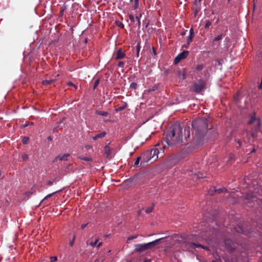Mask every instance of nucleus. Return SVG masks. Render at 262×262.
Masks as SVG:
<instances>
[{"label": "nucleus", "instance_id": "nucleus-17", "mask_svg": "<svg viewBox=\"0 0 262 262\" xmlns=\"http://www.w3.org/2000/svg\"><path fill=\"white\" fill-rule=\"evenodd\" d=\"M193 239H195V240H198V241H201V240H206V241H207L208 240V238H206L205 237H203V235L202 236H195V237H194L193 238H192Z\"/></svg>", "mask_w": 262, "mask_h": 262}, {"label": "nucleus", "instance_id": "nucleus-53", "mask_svg": "<svg viewBox=\"0 0 262 262\" xmlns=\"http://www.w3.org/2000/svg\"><path fill=\"white\" fill-rule=\"evenodd\" d=\"M197 177L198 178H202V177H201L200 174H198Z\"/></svg>", "mask_w": 262, "mask_h": 262}, {"label": "nucleus", "instance_id": "nucleus-58", "mask_svg": "<svg viewBox=\"0 0 262 262\" xmlns=\"http://www.w3.org/2000/svg\"><path fill=\"white\" fill-rule=\"evenodd\" d=\"M202 0H199V2H200Z\"/></svg>", "mask_w": 262, "mask_h": 262}, {"label": "nucleus", "instance_id": "nucleus-42", "mask_svg": "<svg viewBox=\"0 0 262 262\" xmlns=\"http://www.w3.org/2000/svg\"><path fill=\"white\" fill-rule=\"evenodd\" d=\"M189 35H191L193 36V30L192 28H191L189 31Z\"/></svg>", "mask_w": 262, "mask_h": 262}, {"label": "nucleus", "instance_id": "nucleus-55", "mask_svg": "<svg viewBox=\"0 0 262 262\" xmlns=\"http://www.w3.org/2000/svg\"><path fill=\"white\" fill-rule=\"evenodd\" d=\"M27 193H29L30 195L32 194V192H27Z\"/></svg>", "mask_w": 262, "mask_h": 262}, {"label": "nucleus", "instance_id": "nucleus-4", "mask_svg": "<svg viewBox=\"0 0 262 262\" xmlns=\"http://www.w3.org/2000/svg\"><path fill=\"white\" fill-rule=\"evenodd\" d=\"M159 154V151L158 148L152 149L150 151H148L144 154L143 156L144 160L146 162L150 161V163H152L158 158Z\"/></svg>", "mask_w": 262, "mask_h": 262}, {"label": "nucleus", "instance_id": "nucleus-48", "mask_svg": "<svg viewBox=\"0 0 262 262\" xmlns=\"http://www.w3.org/2000/svg\"><path fill=\"white\" fill-rule=\"evenodd\" d=\"M48 185H49V186H52V185H53V182H52V181H49V182H48Z\"/></svg>", "mask_w": 262, "mask_h": 262}, {"label": "nucleus", "instance_id": "nucleus-14", "mask_svg": "<svg viewBox=\"0 0 262 262\" xmlns=\"http://www.w3.org/2000/svg\"><path fill=\"white\" fill-rule=\"evenodd\" d=\"M178 76L180 79H184L185 78V74L184 71H179L178 73Z\"/></svg>", "mask_w": 262, "mask_h": 262}, {"label": "nucleus", "instance_id": "nucleus-35", "mask_svg": "<svg viewBox=\"0 0 262 262\" xmlns=\"http://www.w3.org/2000/svg\"><path fill=\"white\" fill-rule=\"evenodd\" d=\"M189 129H190V128H189V127H186L185 128V129H184L185 132H187L188 133V137H189V135H190V134H189V133H190Z\"/></svg>", "mask_w": 262, "mask_h": 262}, {"label": "nucleus", "instance_id": "nucleus-12", "mask_svg": "<svg viewBox=\"0 0 262 262\" xmlns=\"http://www.w3.org/2000/svg\"><path fill=\"white\" fill-rule=\"evenodd\" d=\"M249 180H248V179H245V182L247 184V185H248V188L249 189V191L250 192H252L253 191H254V192H258V190H257V188H253V187H251L250 184L249 183Z\"/></svg>", "mask_w": 262, "mask_h": 262}, {"label": "nucleus", "instance_id": "nucleus-8", "mask_svg": "<svg viewBox=\"0 0 262 262\" xmlns=\"http://www.w3.org/2000/svg\"><path fill=\"white\" fill-rule=\"evenodd\" d=\"M111 152H112V149L110 148V147L108 146V145H107L104 147V154L106 156V157L108 158H111Z\"/></svg>", "mask_w": 262, "mask_h": 262}, {"label": "nucleus", "instance_id": "nucleus-2", "mask_svg": "<svg viewBox=\"0 0 262 262\" xmlns=\"http://www.w3.org/2000/svg\"><path fill=\"white\" fill-rule=\"evenodd\" d=\"M192 126L195 130L196 134L198 136H201L207 130V120L205 118L195 119L192 122Z\"/></svg>", "mask_w": 262, "mask_h": 262}, {"label": "nucleus", "instance_id": "nucleus-16", "mask_svg": "<svg viewBox=\"0 0 262 262\" xmlns=\"http://www.w3.org/2000/svg\"><path fill=\"white\" fill-rule=\"evenodd\" d=\"M255 196V195H250L249 194H246V192L244 193H243L242 196H241V197L244 198L246 200H249L250 198H254Z\"/></svg>", "mask_w": 262, "mask_h": 262}, {"label": "nucleus", "instance_id": "nucleus-38", "mask_svg": "<svg viewBox=\"0 0 262 262\" xmlns=\"http://www.w3.org/2000/svg\"><path fill=\"white\" fill-rule=\"evenodd\" d=\"M66 9V6H63L61 7V14L62 15V13L63 12V11Z\"/></svg>", "mask_w": 262, "mask_h": 262}, {"label": "nucleus", "instance_id": "nucleus-33", "mask_svg": "<svg viewBox=\"0 0 262 262\" xmlns=\"http://www.w3.org/2000/svg\"><path fill=\"white\" fill-rule=\"evenodd\" d=\"M130 87L132 88L133 89H136V88H137V83H135V82L131 83L130 84Z\"/></svg>", "mask_w": 262, "mask_h": 262}, {"label": "nucleus", "instance_id": "nucleus-28", "mask_svg": "<svg viewBox=\"0 0 262 262\" xmlns=\"http://www.w3.org/2000/svg\"><path fill=\"white\" fill-rule=\"evenodd\" d=\"M79 159H80L81 160H84V161H91V158L89 157H80Z\"/></svg>", "mask_w": 262, "mask_h": 262}, {"label": "nucleus", "instance_id": "nucleus-15", "mask_svg": "<svg viewBox=\"0 0 262 262\" xmlns=\"http://www.w3.org/2000/svg\"><path fill=\"white\" fill-rule=\"evenodd\" d=\"M56 81V79H50V80H45L42 81V84L44 85H48L50 84L51 83H54Z\"/></svg>", "mask_w": 262, "mask_h": 262}, {"label": "nucleus", "instance_id": "nucleus-3", "mask_svg": "<svg viewBox=\"0 0 262 262\" xmlns=\"http://www.w3.org/2000/svg\"><path fill=\"white\" fill-rule=\"evenodd\" d=\"M161 239L162 238L157 239L154 241L146 244H136L134 246L135 248L134 251L136 252H142L149 249H152Z\"/></svg>", "mask_w": 262, "mask_h": 262}, {"label": "nucleus", "instance_id": "nucleus-27", "mask_svg": "<svg viewBox=\"0 0 262 262\" xmlns=\"http://www.w3.org/2000/svg\"><path fill=\"white\" fill-rule=\"evenodd\" d=\"M211 25V22L209 20H207L205 22V28H208Z\"/></svg>", "mask_w": 262, "mask_h": 262}, {"label": "nucleus", "instance_id": "nucleus-20", "mask_svg": "<svg viewBox=\"0 0 262 262\" xmlns=\"http://www.w3.org/2000/svg\"><path fill=\"white\" fill-rule=\"evenodd\" d=\"M97 113L103 116H106L108 115V113L104 111H97Z\"/></svg>", "mask_w": 262, "mask_h": 262}, {"label": "nucleus", "instance_id": "nucleus-18", "mask_svg": "<svg viewBox=\"0 0 262 262\" xmlns=\"http://www.w3.org/2000/svg\"><path fill=\"white\" fill-rule=\"evenodd\" d=\"M214 192H216V189L214 187H211L208 191V194L210 195H213Z\"/></svg>", "mask_w": 262, "mask_h": 262}, {"label": "nucleus", "instance_id": "nucleus-56", "mask_svg": "<svg viewBox=\"0 0 262 262\" xmlns=\"http://www.w3.org/2000/svg\"><path fill=\"white\" fill-rule=\"evenodd\" d=\"M48 140H51V137H48Z\"/></svg>", "mask_w": 262, "mask_h": 262}, {"label": "nucleus", "instance_id": "nucleus-1", "mask_svg": "<svg viewBox=\"0 0 262 262\" xmlns=\"http://www.w3.org/2000/svg\"><path fill=\"white\" fill-rule=\"evenodd\" d=\"M182 138L183 129L179 123H176L172 125L167 132L165 140L169 146H173L180 143Z\"/></svg>", "mask_w": 262, "mask_h": 262}, {"label": "nucleus", "instance_id": "nucleus-9", "mask_svg": "<svg viewBox=\"0 0 262 262\" xmlns=\"http://www.w3.org/2000/svg\"><path fill=\"white\" fill-rule=\"evenodd\" d=\"M70 156L69 154H66L62 156H58V157H56L54 160V162L56 161L58 159L61 160V161H65L67 159L68 157Z\"/></svg>", "mask_w": 262, "mask_h": 262}, {"label": "nucleus", "instance_id": "nucleus-25", "mask_svg": "<svg viewBox=\"0 0 262 262\" xmlns=\"http://www.w3.org/2000/svg\"><path fill=\"white\" fill-rule=\"evenodd\" d=\"M243 140H244V142L246 144V143H251V142L252 141V140L247 136L246 139H244Z\"/></svg>", "mask_w": 262, "mask_h": 262}, {"label": "nucleus", "instance_id": "nucleus-57", "mask_svg": "<svg viewBox=\"0 0 262 262\" xmlns=\"http://www.w3.org/2000/svg\"><path fill=\"white\" fill-rule=\"evenodd\" d=\"M141 16H142V14H140V17H141Z\"/></svg>", "mask_w": 262, "mask_h": 262}, {"label": "nucleus", "instance_id": "nucleus-47", "mask_svg": "<svg viewBox=\"0 0 262 262\" xmlns=\"http://www.w3.org/2000/svg\"><path fill=\"white\" fill-rule=\"evenodd\" d=\"M68 84L69 85L75 86V85H74V84L73 83L71 82H68Z\"/></svg>", "mask_w": 262, "mask_h": 262}, {"label": "nucleus", "instance_id": "nucleus-26", "mask_svg": "<svg viewBox=\"0 0 262 262\" xmlns=\"http://www.w3.org/2000/svg\"><path fill=\"white\" fill-rule=\"evenodd\" d=\"M227 190H226L224 188L216 189V192L217 193H220L221 192H223L226 191Z\"/></svg>", "mask_w": 262, "mask_h": 262}, {"label": "nucleus", "instance_id": "nucleus-11", "mask_svg": "<svg viewBox=\"0 0 262 262\" xmlns=\"http://www.w3.org/2000/svg\"><path fill=\"white\" fill-rule=\"evenodd\" d=\"M106 135V132H102L99 134H97L96 136L92 137V139L94 140H96L98 139L103 138L105 137Z\"/></svg>", "mask_w": 262, "mask_h": 262}, {"label": "nucleus", "instance_id": "nucleus-30", "mask_svg": "<svg viewBox=\"0 0 262 262\" xmlns=\"http://www.w3.org/2000/svg\"><path fill=\"white\" fill-rule=\"evenodd\" d=\"M29 141V138L25 137L23 138L22 142L24 144H27Z\"/></svg>", "mask_w": 262, "mask_h": 262}, {"label": "nucleus", "instance_id": "nucleus-54", "mask_svg": "<svg viewBox=\"0 0 262 262\" xmlns=\"http://www.w3.org/2000/svg\"><path fill=\"white\" fill-rule=\"evenodd\" d=\"M101 243H99L98 245V247H100L101 245Z\"/></svg>", "mask_w": 262, "mask_h": 262}, {"label": "nucleus", "instance_id": "nucleus-32", "mask_svg": "<svg viewBox=\"0 0 262 262\" xmlns=\"http://www.w3.org/2000/svg\"><path fill=\"white\" fill-rule=\"evenodd\" d=\"M98 242V239H96L94 242H92L90 243V245L92 246V247H94L95 246L97 243Z\"/></svg>", "mask_w": 262, "mask_h": 262}, {"label": "nucleus", "instance_id": "nucleus-10", "mask_svg": "<svg viewBox=\"0 0 262 262\" xmlns=\"http://www.w3.org/2000/svg\"><path fill=\"white\" fill-rule=\"evenodd\" d=\"M125 56L124 53L122 51L121 49H120L118 50L116 54V59H120L123 58Z\"/></svg>", "mask_w": 262, "mask_h": 262}, {"label": "nucleus", "instance_id": "nucleus-49", "mask_svg": "<svg viewBox=\"0 0 262 262\" xmlns=\"http://www.w3.org/2000/svg\"><path fill=\"white\" fill-rule=\"evenodd\" d=\"M233 158H234V156H233V155H230V160H231L232 159H233Z\"/></svg>", "mask_w": 262, "mask_h": 262}, {"label": "nucleus", "instance_id": "nucleus-52", "mask_svg": "<svg viewBox=\"0 0 262 262\" xmlns=\"http://www.w3.org/2000/svg\"><path fill=\"white\" fill-rule=\"evenodd\" d=\"M144 262H150V260H145Z\"/></svg>", "mask_w": 262, "mask_h": 262}, {"label": "nucleus", "instance_id": "nucleus-41", "mask_svg": "<svg viewBox=\"0 0 262 262\" xmlns=\"http://www.w3.org/2000/svg\"><path fill=\"white\" fill-rule=\"evenodd\" d=\"M137 54H138L139 51H140V44L139 43H138L137 46Z\"/></svg>", "mask_w": 262, "mask_h": 262}, {"label": "nucleus", "instance_id": "nucleus-7", "mask_svg": "<svg viewBox=\"0 0 262 262\" xmlns=\"http://www.w3.org/2000/svg\"><path fill=\"white\" fill-rule=\"evenodd\" d=\"M188 54V51H183V52L179 54L174 59V63L176 64L179 63L181 60L185 59L187 57Z\"/></svg>", "mask_w": 262, "mask_h": 262}, {"label": "nucleus", "instance_id": "nucleus-19", "mask_svg": "<svg viewBox=\"0 0 262 262\" xmlns=\"http://www.w3.org/2000/svg\"><path fill=\"white\" fill-rule=\"evenodd\" d=\"M193 37V36H192L191 35H189L188 36L187 39V43L188 45H189L190 43L192 42Z\"/></svg>", "mask_w": 262, "mask_h": 262}, {"label": "nucleus", "instance_id": "nucleus-23", "mask_svg": "<svg viewBox=\"0 0 262 262\" xmlns=\"http://www.w3.org/2000/svg\"><path fill=\"white\" fill-rule=\"evenodd\" d=\"M140 157H138L137 159H136V161L134 163V166L135 167H139V162H140Z\"/></svg>", "mask_w": 262, "mask_h": 262}, {"label": "nucleus", "instance_id": "nucleus-45", "mask_svg": "<svg viewBox=\"0 0 262 262\" xmlns=\"http://www.w3.org/2000/svg\"><path fill=\"white\" fill-rule=\"evenodd\" d=\"M86 226V224H82L81 226V228L82 229H84V228H85Z\"/></svg>", "mask_w": 262, "mask_h": 262}, {"label": "nucleus", "instance_id": "nucleus-39", "mask_svg": "<svg viewBox=\"0 0 262 262\" xmlns=\"http://www.w3.org/2000/svg\"><path fill=\"white\" fill-rule=\"evenodd\" d=\"M196 69L198 70H201L203 69V67L202 66H197L196 67Z\"/></svg>", "mask_w": 262, "mask_h": 262}, {"label": "nucleus", "instance_id": "nucleus-43", "mask_svg": "<svg viewBox=\"0 0 262 262\" xmlns=\"http://www.w3.org/2000/svg\"><path fill=\"white\" fill-rule=\"evenodd\" d=\"M119 67H123L124 66V62L123 61H120L118 64Z\"/></svg>", "mask_w": 262, "mask_h": 262}, {"label": "nucleus", "instance_id": "nucleus-50", "mask_svg": "<svg viewBox=\"0 0 262 262\" xmlns=\"http://www.w3.org/2000/svg\"><path fill=\"white\" fill-rule=\"evenodd\" d=\"M140 24H141L140 20H138V26L139 27H140Z\"/></svg>", "mask_w": 262, "mask_h": 262}, {"label": "nucleus", "instance_id": "nucleus-51", "mask_svg": "<svg viewBox=\"0 0 262 262\" xmlns=\"http://www.w3.org/2000/svg\"><path fill=\"white\" fill-rule=\"evenodd\" d=\"M135 18L137 20V21H138V20H140V18H139V17H138V16H136V17Z\"/></svg>", "mask_w": 262, "mask_h": 262}, {"label": "nucleus", "instance_id": "nucleus-5", "mask_svg": "<svg viewBox=\"0 0 262 262\" xmlns=\"http://www.w3.org/2000/svg\"><path fill=\"white\" fill-rule=\"evenodd\" d=\"M205 88V82L203 80H200L194 84L192 89L194 92L199 93L203 91Z\"/></svg>", "mask_w": 262, "mask_h": 262}, {"label": "nucleus", "instance_id": "nucleus-34", "mask_svg": "<svg viewBox=\"0 0 262 262\" xmlns=\"http://www.w3.org/2000/svg\"><path fill=\"white\" fill-rule=\"evenodd\" d=\"M129 17L130 20L132 22H134L135 21V20L136 18L134 17V16L132 14H130L129 15Z\"/></svg>", "mask_w": 262, "mask_h": 262}, {"label": "nucleus", "instance_id": "nucleus-31", "mask_svg": "<svg viewBox=\"0 0 262 262\" xmlns=\"http://www.w3.org/2000/svg\"><path fill=\"white\" fill-rule=\"evenodd\" d=\"M57 191H55L52 193H50V194H48L46 197L44 198V199L42 200V202H43V201H45L46 199L48 198H50L51 197L53 194H54V193H56Z\"/></svg>", "mask_w": 262, "mask_h": 262}, {"label": "nucleus", "instance_id": "nucleus-24", "mask_svg": "<svg viewBox=\"0 0 262 262\" xmlns=\"http://www.w3.org/2000/svg\"><path fill=\"white\" fill-rule=\"evenodd\" d=\"M223 38V36H222V35H218L217 36L215 37L214 39H213V41H217L218 40H220L221 39H222Z\"/></svg>", "mask_w": 262, "mask_h": 262}, {"label": "nucleus", "instance_id": "nucleus-44", "mask_svg": "<svg viewBox=\"0 0 262 262\" xmlns=\"http://www.w3.org/2000/svg\"><path fill=\"white\" fill-rule=\"evenodd\" d=\"M138 6V0H135V8L136 9Z\"/></svg>", "mask_w": 262, "mask_h": 262}, {"label": "nucleus", "instance_id": "nucleus-29", "mask_svg": "<svg viewBox=\"0 0 262 262\" xmlns=\"http://www.w3.org/2000/svg\"><path fill=\"white\" fill-rule=\"evenodd\" d=\"M100 83V80L99 79H97L95 82H94V89H96L98 85H99Z\"/></svg>", "mask_w": 262, "mask_h": 262}, {"label": "nucleus", "instance_id": "nucleus-46", "mask_svg": "<svg viewBox=\"0 0 262 262\" xmlns=\"http://www.w3.org/2000/svg\"><path fill=\"white\" fill-rule=\"evenodd\" d=\"M237 142H238V144H239V146L240 147V146L242 145V142H241L240 140H238L237 141Z\"/></svg>", "mask_w": 262, "mask_h": 262}, {"label": "nucleus", "instance_id": "nucleus-6", "mask_svg": "<svg viewBox=\"0 0 262 262\" xmlns=\"http://www.w3.org/2000/svg\"><path fill=\"white\" fill-rule=\"evenodd\" d=\"M186 246L188 249H196V248L201 247L206 250H209V248L207 246H204L199 244L198 242H190L186 244Z\"/></svg>", "mask_w": 262, "mask_h": 262}, {"label": "nucleus", "instance_id": "nucleus-13", "mask_svg": "<svg viewBox=\"0 0 262 262\" xmlns=\"http://www.w3.org/2000/svg\"><path fill=\"white\" fill-rule=\"evenodd\" d=\"M255 123L256 125L259 126L260 125V121L258 119H256L254 117H252L251 120L249 121V123L252 124Z\"/></svg>", "mask_w": 262, "mask_h": 262}, {"label": "nucleus", "instance_id": "nucleus-22", "mask_svg": "<svg viewBox=\"0 0 262 262\" xmlns=\"http://www.w3.org/2000/svg\"><path fill=\"white\" fill-rule=\"evenodd\" d=\"M153 210V206H150L146 209L145 212L146 213H149L152 212Z\"/></svg>", "mask_w": 262, "mask_h": 262}, {"label": "nucleus", "instance_id": "nucleus-59", "mask_svg": "<svg viewBox=\"0 0 262 262\" xmlns=\"http://www.w3.org/2000/svg\"><path fill=\"white\" fill-rule=\"evenodd\" d=\"M212 262H216V261H212Z\"/></svg>", "mask_w": 262, "mask_h": 262}, {"label": "nucleus", "instance_id": "nucleus-40", "mask_svg": "<svg viewBox=\"0 0 262 262\" xmlns=\"http://www.w3.org/2000/svg\"><path fill=\"white\" fill-rule=\"evenodd\" d=\"M74 240H75V236H74L73 237V239L72 241H71L70 242V245L71 246H72L74 243Z\"/></svg>", "mask_w": 262, "mask_h": 262}, {"label": "nucleus", "instance_id": "nucleus-37", "mask_svg": "<svg viewBox=\"0 0 262 262\" xmlns=\"http://www.w3.org/2000/svg\"><path fill=\"white\" fill-rule=\"evenodd\" d=\"M137 236H132L130 237H128L127 240L128 241L132 240V239H134L137 238Z\"/></svg>", "mask_w": 262, "mask_h": 262}, {"label": "nucleus", "instance_id": "nucleus-36", "mask_svg": "<svg viewBox=\"0 0 262 262\" xmlns=\"http://www.w3.org/2000/svg\"><path fill=\"white\" fill-rule=\"evenodd\" d=\"M57 260V257L56 256L51 257V262L56 261Z\"/></svg>", "mask_w": 262, "mask_h": 262}, {"label": "nucleus", "instance_id": "nucleus-21", "mask_svg": "<svg viewBox=\"0 0 262 262\" xmlns=\"http://www.w3.org/2000/svg\"><path fill=\"white\" fill-rule=\"evenodd\" d=\"M21 157L23 161H26L29 158V156L26 154H23L21 155Z\"/></svg>", "mask_w": 262, "mask_h": 262}]
</instances>
